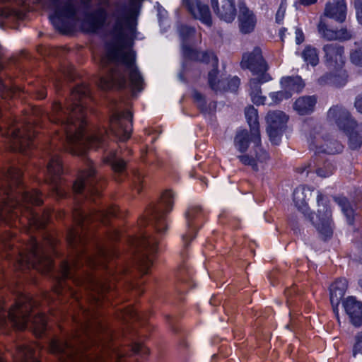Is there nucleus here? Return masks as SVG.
Instances as JSON below:
<instances>
[{
	"instance_id": "obj_59",
	"label": "nucleus",
	"mask_w": 362,
	"mask_h": 362,
	"mask_svg": "<svg viewBox=\"0 0 362 362\" xmlns=\"http://www.w3.org/2000/svg\"><path fill=\"white\" fill-rule=\"evenodd\" d=\"M230 84H233V86H234V88H238V86H239V83H240V80L237 77H234L230 81Z\"/></svg>"
},
{
	"instance_id": "obj_35",
	"label": "nucleus",
	"mask_w": 362,
	"mask_h": 362,
	"mask_svg": "<svg viewBox=\"0 0 362 362\" xmlns=\"http://www.w3.org/2000/svg\"><path fill=\"white\" fill-rule=\"evenodd\" d=\"M258 150L259 151H257L255 158L247 154L240 155L238 158L243 165H250L255 171H257L259 170L258 163L264 162L269 158L266 151L260 148H258Z\"/></svg>"
},
{
	"instance_id": "obj_7",
	"label": "nucleus",
	"mask_w": 362,
	"mask_h": 362,
	"mask_svg": "<svg viewBox=\"0 0 362 362\" xmlns=\"http://www.w3.org/2000/svg\"><path fill=\"white\" fill-rule=\"evenodd\" d=\"M55 244V239L49 235H47L42 243L30 238L29 242L18 249L14 267L20 270L33 268L42 273L49 272L53 266L51 252Z\"/></svg>"
},
{
	"instance_id": "obj_21",
	"label": "nucleus",
	"mask_w": 362,
	"mask_h": 362,
	"mask_svg": "<svg viewBox=\"0 0 362 362\" xmlns=\"http://www.w3.org/2000/svg\"><path fill=\"white\" fill-rule=\"evenodd\" d=\"M287 120V116L282 111H270L267 113L266 117L267 132L272 143L278 144L280 142L282 129Z\"/></svg>"
},
{
	"instance_id": "obj_34",
	"label": "nucleus",
	"mask_w": 362,
	"mask_h": 362,
	"mask_svg": "<svg viewBox=\"0 0 362 362\" xmlns=\"http://www.w3.org/2000/svg\"><path fill=\"white\" fill-rule=\"evenodd\" d=\"M253 141L259 148L261 142L257 144L252 139L251 134H250L246 129H240L237 131L234 138V146L240 153H245L249 148L250 141Z\"/></svg>"
},
{
	"instance_id": "obj_46",
	"label": "nucleus",
	"mask_w": 362,
	"mask_h": 362,
	"mask_svg": "<svg viewBox=\"0 0 362 362\" xmlns=\"http://www.w3.org/2000/svg\"><path fill=\"white\" fill-rule=\"evenodd\" d=\"M132 351L139 355H147L149 352L148 349L146 348L144 344L140 343H134L132 346Z\"/></svg>"
},
{
	"instance_id": "obj_16",
	"label": "nucleus",
	"mask_w": 362,
	"mask_h": 362,
	"mask_svg": "<svg viewBox=\"0 0 362 362\" xmlns=\"http://www.w3.org/2000/svg\"><path fill=\"white\" fill-rule=\"evenodd\" d=\"M183 54L190 60L199 61L206 64H210L212 69L209 72L208 81L211 89L215 91L221 90L220 84L223 81L217 79L218 75V58L212 52H199L190 47L183 46Z\"/></svg>"
},
{
	"instance_id": "obj_56",
	"label": "nucleus",
	"mask_w": 362,
	"mask_h": 362,
	"mask_svg": "<svg viewBox=\"0 0 362 362\" xmlns=\"http://www.w3.org/2000/svg\"><path fill=\"white\" fill-rule=\"evenodd\" d=\"M304 40V35L301 30H296V42L297 44H300Z\"/></svg>"
},
{
	"instance_id": "obj_15",
	"label": "nucleus",
	"mask_w": 362,
	"mask_h": 362,
	"mask_svg": "<svg viewBox=\"0 0 362 362\" xmlns=\"http://www.w3.org/2000/svg\"><path fill=\"white\" fill-rule=\"evenodd\" d=\"M132 243L136 249L140 272L143 274H147L152 264L151 256L158 250V240L153 236L142 235L133 238Z\"/></svg>"
},
{
	"instance_id": "obj_2",
	"label": "nucleus",
	"mask_w": 362,
	"mask_h": 362,
	"mask_svg": "<svg viewBox=\"0 0 362 362\" xmlns=\"http://www.w3.org/2000/svg\"><path fill=\"white\" fill-rule=\"evenodd\" d=\"M82 318L76 320L78 328L66 339H53L49 351L59 362H107L111 356L122 362L124 353L112 343V333L98 319L93 310L82 309Z\"/></svg>"
},
{
	"instance_id": "obj_4",
	"label": "nucleus",
	"mask_w": 362,
	"mask_h": 362,
	"mask_svg": "<svg viewBox=\"0 0 362 362\" xmlns=\"http://www.w3.org/2000/svg\"><path fill=\"white\" fill-rule=\"evenodd\" d=\"M22 173L16 168H10L4 173L0 186V221L8 222L11 218L22 214L30 227L43 228L49 221V214L38 215L32 206L42 203V194L37 190H24L21 181Z\"/></svg>"
},
{
	"instance_id": "obj_57",
	"label": "nucleus",
	"mask_w": 362,
	"mask_h": 362,
	"mask_svg": "<svg viewBox=\"0 0 362 362\" xmlns=\"http://www.w3.org/2000/svg\"><path fill=\"white\" fill-rule=\"evenodd\" d=\"M355 107L356 110L362 113V94L359 95L356 98L355 101Z\"/></svg>"
},
{
	"instance_id": "obj_41",
	"label": "nucleus",
	"mask_w": 362,
	"mask_h": 362,
	"mask_svg": "<svg viewBox=\"0 0 362 362\" xmlns=\"http://www.w3.org/2000/svg\"><path fill=\"white\" fill-rule=\"evenodd\" d=\"M258 76H259V78H252L249 82L250 92L259 91L261 90L260 83L267 82L270 79L269 76L267 74H262Z\"/></svg>"
},
{
	"instance_id": "obj_12",
	"label": "nucleus",
	"mask_w": 362,
	"mask_h": 362,
	"mask_svg": "<svg viewBox=\"0 0 362 362\" xmlns=\"http://www.w3.org/2000/svg\"><path fill=\"white\" fill-rule=\"evenodd\" d=\"M323 51L325 52V64L330 69L339 71L338 75L329 77L328 75L324 76L319 79V83H329L335 86H343L346 83V74L341 70L345 62V55L344 47L337 44H327L324 46Z\"/></svg>"
},
{
	"instance_id": "obj_39",
	"label": "nucleus",
	"mask_w": 362,
	"mask_h": 362,
	"mask_svg": "<svg viewBox=\"0 0 362 362\" xmlns=\"http://www.w3.org/2000/svg\"><path fill=\"white\" fill-rule=\"evenodd\" d=\"M317 28L320 34L325 39L327 40H336L337 30H333L328 28L322 21H320Z\"/></svg>"
},
{
	"instance_id": "obj_3",
	"label": "nucleus",
	"mask_w": 362,
	"mask_h": 362,
	"mask_svg": "<svg viewBox=\"0 0 362 362\" xmlns=\"http://www.w3.org/2000/svg\"><path fill=\"white\" fill-rule=\"evenodd\" d=\"M89 88L86 85L77 86L72 91L66 105L55 103L47 115L49 121L61 127V146L74 155H83L87 148L103 146L107 137L105 129L85 132L86 100Z\"/></svg>"
},
{
	"instance_id": "obj_43",
	"label": "nucleus",
	"mask_w": 362,
	"mask_h": 362,
	"mask_svg": "<svg viewBox=\"0 0 362 362\" xmlns=\"http://www.w3.org/2000/svg\"><path fill=\"white\" fill-rule=\"evenodd\" d=\"M336 40L345 41L351 39L352 33L350 30L345 28H341V29L337 30L336 33Z\"/></svg>"
},
{
	"instance_id": "obj_49",
	"label": "nucleus",
	"mask_w": 362,
	"mask_h": 362,
	"mask_svg": "<svg viewBox=\"0 0 362 362\" xmlns=\"http://www.w3.org/2000/svg\"><path fill=\"white\" fill-rule=\"evenodd\" d=\"M179 33L183 39H187L194 34L195 30L193 28L182 25L180 28Z\"/></svg>"
},
{
	"instance_id": "obj_22",
	"label": "nucleus",
	"mask_w": 362,
	"mask_h": 362,
	"mask_svg": "<svg viewBox=\"0 0 362 362\" xmlns=\"http://www.w3.org/2000/svg\"><path fill=\"white\" fill-rule=\"evenodd\" d=\"M241 66L243 68L248 69L254 75L266 74L268 69V65L259 47H255L252 52L243 55Z\"/></svg>"
},
{
	"instance_id": "obj_50",
	"label": "nucleus",
	"mask_w": 362,
	"mask_h": 362,
	"mask_svg": "<svg viewBox=\"0 0 362 362\" xmlns=\"http://www.w3.org/2000/svg\"><path fill=\"white\" fill-rule=\"evenodd\" d=\"M0 93L2 98H6L8 97H13L14 92L9 88L6 85L4 84L0 79Z\"/></svg>"
},
{
	"instance_id": "obj_9",
	"label": "nucleus",
	"mask_w": 362,
	"mask_h": 362,
	"mask_svg": "<svg viewBox=\"0 0 362 362\" xmlns=\"http://www.w3.org/2000/svg\"><path fill=\"white\" fill-rule=\"evenodd\" d=\"M54 11L50 16L53 25L62 33H66L79 21L78 0H49Z\"/></svg>"
},
{
	"instance_id": "obj_61",
	"label": "nucleus",
	"mask_w": 362,
	"mask_h": 362,
	"mask_svg": "<svg viewBox=\"0 0 362 362\" xmlns=\"http://www.w3.org/2000/svg\"><path fill=\"white\" fill-rule=\"evenodd\" d=\"M286 29L283 28L279 31V35L281 36V38L282 41L284 40V33L286 32Z\"/></svg>"
},
{
	"instance_id": "obj_45",
	"label": "nucleus",
	"mask_w": 362,
	"mask_h": 362,
	"mask_svg": "<svg viewBox=\"0 0 362 362\" xmlns=\"http://www.w3.org/2000/svg\"><path fill=\"white\" fill-rule=\"evenodd\" d=\"M122 317L127 321L129 320H138L139 316L134 308H128L122 313Z\"/></svg>"
},
{
	"instance_id": "obj_44",
	"label": "nucleus",
	"mask_w": 362,
	"mask_h": 362,
	"mask_svg": "<svg viewBox=\"0 0 362 362\" xmlns=\"http://www.w3.org/2000/svg\"><path fill=\"white\" fill-rule=\"evenodd\" d=\"M291 96V93H286L284 90L274 92L270 93V97L272 101L277 103L281 101L283 99L289 98Z\"/></svg>"
},
{
	"instance_id": "obj_28",
	"label": "nucleus",
	"mask_w": 362,
	"mask_h": 362,
	"mask_svg": "<svg viewBox=\"0 0 362 362\" xmlns=\"http://www.w3.org/2000/svg\"><path fill=\"white\" fill-rule=\"evenodd\" d=\"M104 162L111 165L114 178L117 182H122L126 176V162L119 155L118 151L110 152L104 158Z\"/></svg>"
},
{
	"instance_id": "obj_37",
	"label": "nucleus",
	"mask_w": 362,
	"mask_h": 362,
	"mask_svg": "<svg viewBox=\"0 0 362 362\" xmlns=\"http://www.w3.org/2000/svg\"><path fill=\"white\" fill-rule=\"evenodd\" d=\"M335 202L341 207L342 212L347 218L348 223L352 224L354 217V210L350 202L345 197L335 198Z\"/></svg>"
},
{
	"instance_id": "obj_48",
	"label": "nucleus",
	"mask_w": 362,
	"mask_h": 362,
	"mask_svg": "<svg viewBox=\"0 0 362 362\" xmlns=\"http://www.w3.org/2000/svg\"><path fill=\"white\" fill-rule=\"evenodd\" d=\"M252 102L257 105H262L264 103L266 98L262 95L261 90L255 91V93L250 92Z\"/></svg>"
},
{
	"instance_id": "obj_23",
	"label": "nucleus",
	"mask_w": 362,
	"mask_h": 362,
	"mask_svg": "<svg viewBox=\"0 0 362 362\" xmlns=\"http://www.w3.org/2000/svg\"><path fill=\"white\" fill-rule=\"evenodd\" d=\"M188 230L182 235L184 247H186L189 243L195 237L197 222L202 217V211L199 206H189L185 213Z\"/></svg>"
},
{
	"instance_id": "obj_25",
	"label": "nucleus",
	"mask_w": 362,
	"mask_h": 362,
	"mask_svg": "<svg viewBox=\"0 0 362 362\" xmlns=\"http://www.w3.org/2000/svg\"><path fill=\"white\" fill-rule=\"evenodd\" d=\"M194 18L199 19L208 26L212 24L211 15L208 6L202 4L199 0H182Z\"/></svg>"
},
{
	"instance_id": "obj_51",
	"label": "nucleus",
	"mask_w": 362,
	"mask_h": 362,
	"mask_svg": "<svg viewBox=\"0 0 362 362\" xmlns=\"http://www.w3.org/2000/svg\"><path fill=\"white\" fill-rule=\"evenodd\" d=\"M142 181H143V175L139 172L134 173L133 182H134V187L137 190L138 192H139L141 190V185L142 183Z\"/></svg>"
},
{
	"instance_id": "obj_33",
	"label": "nucleus",
	"mask_w": 362,
	"mask_h": 362,
	"mask_svg": "<svg viewBox=\"0 0 362 362\" xmlns=\"http://www.w3.org/2000/svg\"><path fill=\"white\" fill-rule=\"evenodd\" d=\"M316 102L315 96H302L296 100L293 108L300 115H308L314 110Z\"/></svg>"
},
{
	"instance_id": "obj_19",
	"label": "nucleus",
	"mask_w": 362,
	"mask_h": 362,
	"mask_svg": "<svg viewBox=\"0 0 362 362\" xmlns=\"http://www.w3.org/2000/svg\"><path fill=\"white\" fill-rule=\"evenodd\" d=\"M96 8L87 13L83 22V28L88 33H95L103 28L107 21L110 0H95Z\"/></svg>"
},
{
	"instance_id": "obj_38",
	"label": "nucleus",
	"mask_w": 362,
	"mask_h": 362,
	"mask_svg": "<svg viewBox=\"0 0 362 362\" xmlns=\"http://www.w3.org/2000/svg\"><path fill=\"white\" fill-rule=\"evenodd\" d=\"M302 57L308 64L312 66H316L319 62L317 50L310 45L305 47L302 52Z\"/></svg>"
},
{
	"instance_id": "obj_36",
	"label": "nucleus",
	"mask_w": 362,
	"mask_h": 362,
	"mask_svg": "<svg viewBox=\"0 0 362 362\" xmlns=\"http://www.w3.org/2000/svg\"><path fill=\"white\" fill-rule=\"evenodd\" d=\"M281 84L286 93H298L303 90L305 83L299 76H288L282 78Z\"/></svg>"
},
{
	"instance_id": "obj_24",
	"label": "nucleus",
	"mask_w": 362,
	"mask_h": 362,
	"mask_svg": "<svg viewBox=\"0 0 362 362\" xmlns=\"http://www.w3.org/2000/svg\"><path fill=\"white\" fill-rule=\"evenodd\" d=\"M211 7L221 20L230 23L236 16L235 0H211Z\"/></svg>"
},
{
	"instance_id": "obj_53",
	"label": "nucleus",
	"mask_w": 362,
	"mask_h": 362,
	"mask_svg": "<svg viewBox=\"0 0 362 362\" xmlns=\"http://www.w3.org/2000/svg\"><path fill=\"white\" fill-rule=\"evenodd\" d=\"M286 13V6L284 4H281L279 8L276 13V22L277 23H281L284 18V15Z\"/></svg>"
},
{
	"instance_id": "obj_11",
	"label": "nucleus",
	"mask_w": 362,
	"mask_h": 362,
	"mask_svg": "<svg viewBox=\"0 0 362 362\" xmlns=\"http://www.w3.org/2000/svg\"><path fill=\"white\" fill-rule=\"evenodd\" d=\"M4 129L0 131L2 136L9 139L13 151L24 153L30 147L35 131L30 122H23L19 126L15 119H11L6 123Z\"/></svg>"
},
{
	"instance_id": "obj_18",
	"label": "nucleus",
	"mask_w": 362,
	"mask_h": 362,
	"mask_svg": "<svg viewBox=\"0 0 362 362\" xmlns=\"http://www.w3.org/2000/svg\"><path fill=\"white\" fill-rule=\"evenodd\" d=\"M99 178L97 177L92 162L88 160L87 169L81 172L78 179L73 185V190L75 193L86 192L88 196L98 195L100 193Z\"/></svg>"
},
{
	"instance_id": "obj_30",
	"label": "nucleus",
	"mask_w": 362,
	"mask_h": 362,
	"mask_svg": "<svg viewBox=\"0 0 362 362\" xmlns=\"http://www.w3.org/2000/svg\"><path fill=\"white\" fill-rule=\"evenodd\" d=\"M37 350H39V347L35 344L19 345L16 349V362H39ZM0 362H3L1 358Z\"/></svg>"
},
{
	"instance_id": "obj_17",
	"label": "nucleus",
	"mask_w": 362,
	"mask_h": 362,
	"mask_svg": "<svg viewBox=\"0 0 362 362\" xmlns=\"http://www.w3.org/2000/svg\"><path fill=\"white\" fill-rule=\"evenodd\" d=\"M63 172V165L59 154L50 153L47 165L46 181L52 185L53 194L57 198H62L66 194L62 180Z\"/></svg>"
},
{
	"instance_id": "obj_26",
	"label": "nucleus",
	"mask_w": 362,
	"mask_h": 362,
	"mask_svg": "<svg viewBox=\"0 0 362 362\" xmlns=\"http://www.w3.org/2000/svg\"><path fill=\"white\" fill-rule=\"evenodd\" d=\"M347 286V281L345 279H337L330 286V303L338 321H339L338 306L345 294Z\"/></svg>"
},
{
	"instance_id": "obj_27",
	"label": "nucleus",
	"mask_w": 362,
	"mask_h": 362,
	"mask_svg": "<svg viewBox=\"0 0 362 362\" xmlns=\"http://www.w3.org/2000/svg\"><path fill=\"white\" fill-rule=\"evenodd\" d=\"M344 309L354 326L362 324V302L353 296L346 298L342 303Z\"/></svg>"
},
{
	"instance_id": "obj_42",
	"label": "nucleus",
	"mask_w": 362,
	"mask_h": 362,
	"mask_svg": "<svg viewBox=\"0 0 362 362\" xmlns=\"http://www.w3.org/2000/svg\"><path fill=\"white\" fill-rule=\"evenodd\" d=\"M334 167L331 163H324L322 167L317 169V175L321 177H327L332 175L334 171Z\"/></svg>"
},
{
	"instance_id": "obj_6",
	"label": "nucleus",
	"mask_w": 362,
	"mask_h": 362,
	"mask_svg": "<svg viewBox=\"0 0 362 362\" xmlns=\"http://www.w3.org/2000/svg\"><path fill=\"white\" fill-rule=\"evenodd\" d=\"M37 302L28 295L21 294L16 300L15 304L6 312L3 303L0 302V329L13 327L22 330L29 328L33 333L41 337L47 327V318L44 315L36 314L30 320V315Z\"/></svg>"
},
{
	"instance_id": "obj_40",
	"label": "nucleus",
	"mask_w": 362,
	"mask_h": 362,
	"mask_svg": "<svg viewBox=\"0 0 362 362\" xmlns=\"http://www.w3.org/2000/svg\"><path fill=\"white\" fill-rule=\"evenodd\" d=\"M358 46L350 54L351 62L358 66H362V40L359 42H355Z\"/></svg>"
},
{
	"instance_id": "obj_1",
	"label": "nucleus",
	"mask_w": 362,
	"mask_h": 362,
	"mask_svg": "<svg viewBox=\"0 0 362 362\" xmlns=\"http://www.w3.org/2000/svg\"><path fill=\"white\" fill-rule=\"evenodd\" d=\"M115 206H110L85 214L79 206H76L72 214L77 228H71L67 233L69 245L74 250V254L69 261L61 265L62 279L57 282L54 292L58 296L69 293L78 300L76 291L71 287L69 282L84 287L91 292V300L96 305H100L112 287L107 279H100L93 276L88 270L95 267L105 268L106 262L113 256V250L102 243L93 242L91 251L86 247L90 236L86 228V224L90 221H98L104 224L110 217L117 216Z\"/></svg>"
},
{
	"instance_id": "obj_62",
	"label": "nucleus",
	"mask_w": 362,
	"mask_h": 362,
	"mask_svg": "<svg viewBox=\"0 0 362 362\" xmlns=\"http://www.w3.org/2000/svg\"><path fill=\"white\" fill-rule=\"evenodd\" d=\"M80 1H81V4H83L84 6H88L90 4L91 0H80Z\"/></svg>"
},
{
	"instance_id": "obj_54",
	"label": "nucleus",
	"mask_w": 362,
	"mask_h": 362,
	"mask_svg": "<svg viewBox=\"0 0 362 362\" xmlns=\"http://www.w3.org/2000/svg\"><path fill=\"white\" fill-rule=\"evenodd\" d=\"M355 8L358 22L362 24V0H356Z\"/></svg>"
},
{
	"instance_id": "obj_8",
	"label": "nucleus",
	"mask_w": 362,
	"mask_h": 362,
	"mask_svg": "<svg viewBox=\"0 0 362 362\" xmlns=\"http://www.w3.org/2000/svg\"><path fill=\"white\" fill-rule=\"evenodd\" d=\"M313 190L308 187L300 186L293 192V202L298 209L305 216H308L310 221L317 228L319 233L324 238H330L332 235V211L327 205V201L321 192H317V210L316 219L308 206L307 201L311 197Z\"/></svg>"
},
{
	"instance_id": "obj_63",
	"label": "nucleus",
	"mask_w": 362,
	"mask_h": 362,
	"mask_svg": "<svg viewBox=\"0 0 362 362\" xmlns=\"http://www.w3.org/2000/svg\"><path fill=\"white\" fill-rule=\"evenodd\" d=\"M45 97V93H44V92L40 93V95H39V98L42 99V98H44Z\"/></svg>"
},
{
	"instance_id": "obj_5",
	"label": "nucleus",
	"mask_w": 362,
	"mask_h": 362,
	"mask_svg": "<svg viewBox=\"0 0 362 362\" xmlns=\"http://www.w3.org/2000/svg\"><path fill=\"white\" fill-rule=\"evenodd\" d=\"M136 54L132 50H124L116 45H107L100 64L107 69L105 76L100 77L98 86L104 90L113 87L119 88L130 86L141 90L144 80L135 64Z\"/></svg>"
},
{
	"instance_id": "obj_60",
	"label": "nucleus",
	"mask_w": 362,
	"mask_h": 362,
	"mask_svg": "<svg viewBox=\"0 0 362 362\" xmlns=\"http://www.w3.org/2000/svg\"><path fill=\"white\" fill-rule=\"evenodd\" d=\"M317 0H300V3L305 6H308L315 4Z\"/></svg>"
},
{
	"instance_id": "obj_55",
	"label": "nucleus",
	"mask_w": 362,
	"mask_h": 362,
	"mask_svg": "<svg viewBox=\"0 0 362 362\" xmlns=\"http://www.w3.org/2000/svg\"><path fill=\"white\" fill-rule=\"evenodd\" d=\"M342 149V146L339 145V144H337V147L333 149L330 147H327L325 149H323V151L329 154H334L338 152H340Z\"/></svg>"
},
{
	"instance_id": "obj_64",
	"label": "nucleus",
	"mask_w": 362,
	"mask_h": 362,
	"mask_svg": "<svg viewBox=\"0 0 362 362\" xmlns=\"http://www.w3.org/2000/svg\"><path fill=\"white\" fill-rule=\"evenodd\" d=\"M291 291V290L286 291V295H288V293L290 294Z\"/></svg>"
},
{
	"instance_id": "obj_20",
	"label": "nucleus",
	"mask_w": 362,
	"mask_h": 362,
	"mask_svg": "<svg viewBox=\"0 0 362 362\" xmlns=\"http://www.w3.org/2000/svg\"><path fill=\"white\" fill-rule=\"evenodd\" d=\"M110 130L120 141L127 140L132 132V115L130 112H115L110 119Z\"/></svg>"
},
{
	"instance_id": "obj_31",
	"label": "nucleus",
	"mask_w": 362,
	"mask_h": 362,
	"mask_svg": "<svg viewBox=\"0 0 362 362\" xmlns=\"http://www.w3.org/2000/svg\"><path fill=\"white\" fill-rule=\"evenodd\" d=\"M245 115L250 129L252 139L259 144L261 142V137L257 110L254 107L249 106L245 108Z\"/></svg>"
},
{
	"instance_id": "obj_32",
	"label": "nucleus",
	"mask_w": 362,
	"mask_h": 362,
	"mask_svg": "<svg viewBox=\"0 0 362 362\" xmlns=\"http://www.w3.org/2000/svg\"><path fill=\"white\" fill-rule=\"evenodd\" d=\"M238 19L240 30L243 33H249L254 30L256 20L252 12L247 8H240Z\"/></svg>"
},
{
	"instance_id": "obj_13",
	"label": "nucleus",
	"mask_w": 362,
	"mask_h": 362,
	"mask_svg": "<svg viewBox=\"0 0 362 362\" xmlns=\"http://www.w3.org/2000/svg\"><path fill=\"white\" fill-rule=\"evenodd\" d=\"M110 16L113 19L110 33L115 40L123 41L128 35L131 38L134 37L136 23L132 12L127 11L125 8L120 7L119 4H115Z\"/></svg>"
},
{
	"instance_id": "obj_52",
	"label": "nucleus",
	"mask_w": 362,
	"mask_h": 362,
	"mask_svg": "<svg viewBox=\"0 0 362 362\" xmlns=\"http://www.w3.org/2000/svg\"><path fill=\"white\" fill-rule=\"evenodd\" d=\"M192 96L199 108L203 109L205 101L202 95L197 90L193 91Z\"/></svg>"
},
{
	"instance_id": "obj_14",
	"label": "nucleus",
	"mask_w": 362,
	"mask_h": 362,
	"mask_svg": "<svg viewBox=\"0 0 362 362\" xmlns=\"http://www.w3.org/2000/svg\"><path fill=\"white\" fill-rule=\"evenodd\" d=\"M173 198L174 194L170 190L165 191L160 197V202L146 212V221L152 225L158 233H163L168 228L165 214L173 209Z\"/></svg>"
},
{
	"instance_id": "obj_58",
	"label": "nucleus",
	"mask_w": 362,
	"mask_h": 362,
	"mask_svg": "<svg viewBox=\"0 0 362 362\" xmlns=\"http://www.w3.org/2000/svg\"><path fill=\"white\" fill-rule=\"evenodd\" d=\"M118 236H119V233L116 229H112L108 233V238H110V240H117Z\"/></svg>"
},
{
	"instance_id": "obj_47",
	"label": "nucleus",
	"mask_w": 362,
	"mask_h": 362,
	"mask_svg": "<svg viewBox=\"0 0 362 362\" xmlns=\"http://www.w3.org/2000/svg\"><path fill=\"white\" fill-rule=\"evenodd\" d=\"M354 356L357 354H362V333H358L356 336V343L353 351Z\"/></svg>"
},
{
	"instance_id": "obj_10",
	"label": "nucleus",
	"mask_w": 362,
	"mask_h": 362,
	"mask_svg": "<svg viewBox=\"0 0 362 362\" xmlns=\"http://www.w3.org/2000/svg\"><path fill=\"white\" fill-rule=\"evenodd\" d=\"M327 118L349 136V145L352 149L360 147L362 144V127L356 123L346 109L334 106L329 110Z\"/></svg>"
},
{
	"instance_id": "obj_29",
	"label": "nucleus",
	"mask_w": 362,
	"mask_h": 362,
	"mask_svg": "<svg viewBox=\"0 0 362 362\" xmlns=\"http://www.w3.org/2000/svg\"><path fill=\"white\" fill-rule=\"evenodd\" d=\"M324 14L337 22L343 23L346 17V4L345 0H332L325 5Z\"/></svg>"
}]
</instances>
